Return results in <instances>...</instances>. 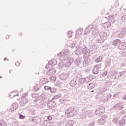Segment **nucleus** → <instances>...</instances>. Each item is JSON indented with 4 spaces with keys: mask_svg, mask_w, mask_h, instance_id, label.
Returning <instances> with one entry per match:
<instances>
[{
    "mask_svg": "<svg viewBox=\"0 0 126 126\" xmlns=\"http://www.w3.org/2000/svg\"><path fill=\"white\" fill-rule=\"evenodd\" d=\"M29 101V99L28 98V96L26 95V94H24L22 96V99L21 101L20 102V106H25L27 103H28V101Z\"/></svg>",
    "mask_w": 126,
    "mask_h": 126,
    "instance_id": "1",
    "label": "nucleus"
},
{
    "mask_svg": "<svg viewBox=\"0 0 126 126\" xmlns=\"http://www.w3.org/2000/svg\"><path fill=\"white\" fill-rule=\"evenodd\" d=\"M98 34H99V30L95 29L92 32V35L89 36V39L90 40H94V38L97 36Z\"/></svg>",
    "mask_w": 126,
    "mask_h": 126,
    "instance_id": "2",
    "label": "nucleus"
},
{
    "mask_svg": "<svg viewBox=\"0 0 126 126\" xmlns=\"http://www.w3.org/2000/svg\"><path fill=\"white\" fill-rule=\"evenodd\" d=\"M72 63H73V58H68L67 59V61L66 63H65V67H68V66H70Z\"/></svg>",
    "mask_w": 126,
    "mask_h": 126,
    "instance_id": "3",
    "label": "nucleus"
},
{
    "mask_svg": "<svg viewBox=\"0 0 126 126\" xmlns=\"http://www.w3.org/2000/svg\"><path fill=\"white\" fill-rule=\"evenodd\" d=\"M94 40H95L96 43H103L104 41H105V38H103L99 35L97 36H95V37H94Z\"/></svg>",
    "mask_w": 126,
    "mask_h": 126,
    "instance_id": "4",
    "label": "nucleus"
},
{
    "mask_svg": "<svg viewBox=\"0 0 126 126\" xmlns=\"http://www.w3.org/2000/svg\"><path fill=\"white\" fill-rule=\"evenodd\" d=\"M90 63H91V60H90L89 58H86L84 60L83 64L84 66H87V65H88Z\"/></svg>",
    "mask_w": 126,
    "mask_h": 126,
    "instance_id": "5",
    "label": "nucleus"
},
{
    "mask_svg": "<svg viewBox=\"0 0 126 126\" xmlns=\"http://www.w3.org/2000/svg\"><path fill=\"white\" fill-rule=\"evenodd\" d=\"M93 25H89L88 27H87L86 29L85 30V34L86 35H87L88 33H90V32L91 31V30L90 29H93Z\"/></svg>",
    "mask_w": 126,
    "mask_h": 126,
    "instance_id": "6",
    "label": "nucleus"
},
{
    "mask_svg": "<svg viewBox=\"0 0 126 126\" xmlns=\"http://www.w3.org/2000/svg\"><path fill=\"white\" fill-rule=\"evenodd\" d=\"M58 56H60V61L64 62L65 61H66L68 58H67V55H63V54H59Z\"/></svg>",
    "mask_w": 126,
    "mask_h": 126,
    "instance_id": "7",
    "label": "nucleus"
},
{
    "mask_svg": "<svg viewBox=\"0 0 126 126\" xmlns=\"http://www.w3.org/2000/svg\"><path fill=\"white\" fill-rule=\"evenodd\" d=\"M73 111H74V108L73 107H69L66 109L65 114L71 115L73 113Z\"/></svg>",
    "mask_w": 126,
    "mask_h": 126,
    "instance_id": "8",
    "label": "nucleus"
},
{
    "mask_svg": "<svg viewBox=\"0 0 126 126\" xmlns=\"http://www.w3.org/2000/svg\"><path fill=\"white\" fill-rule=\"evenodd\" d=\"M68 77V75L66 73H62L59 76V78L61 80H66Z\"/></svg>",
    "mask_w": 126,
    "mask_h": 126,
    "instance_id": "9",
    "label": "nucleus"
},
{
    "mask_svg": "<svg viewBox=\"0 0 126 126\" xmlns=\"http://www.w3.org/2000/svg\"><path fill=\"white\" fill-rule=\"evenodd\" d=\"M123 107L124 105H123V102H120L115 104L113 106V109H117V108H119V110H123Z\"/></svg>",
    "mask_w": 126,
    "mask_h": 126,
    "instance_id": "10",
    "label": "nucleus"
},
{
    "mask_svg": "<svg viewBox=\"0 0 126 126\" xmlns=\"http://www.w3.org/2000/svg\"><path fill=\"white\" fill-rule=\"evenodd\" d=\"M99 66H100L99 65H95V66L94 67L93 72L94 74H98L99 73Z\"/></svg>",
    "mask_w": 126,
    "mask_h": 126,
    "instance_id": "11",
    "label": "nucleus"
},
{
    "mask_svg": "<svg viewBox=\"0 0 126 126\" xmlns=\"http://www.w3.org/2000/svg\"><path fill=\"white\" fill-rule=\"evenodd\" d=\"M119 50H125L126 49V43L122 42L121 43L118 47Z\"/></svg>",
    "mask_w": 126,
    "mask_h": 126,
    "instance_id": "12",
    "label": "nucleus"
},
{
    "mask_svg": "<svg viewBox=\"0 0 126 126\" xmlns=\"http://www.w3.org/2000/svg\"><path fill=\"white\" fill-rule=\"evenodd\" d=\"M77 80H76V79H73L70 82L69 85L71 87H75V86H76V85L77 84Z\"/></svg>",
    "mask_w": 126,
    "mask_h": 126,
    "instance_id": "13",
    "label": "nucleus"
},
{
    "mask_svg": "<svg viewBox=\"0 0 126 126\" xmlns=\"http://www.w3.org/2000/svg\"><path fill=\"white\" fill-rule=\"evenodd\" d=\"M75 54H76L77 56H79V55H81V54H82V47H78L75 51Z\"/></svg>",
    "mask_w": 126,
    "mask_h": 126,
    "instance_id": "14",
    "label": "nucleus"
},
{
    "mask_svg": "<svg viewBox=\"0 0 126 126\" xmlns=\"http://www.w3.org/2000/svg\"><path fill=\"white\" fill-rule=\"evenodd\" d=\"M82 53L83 55H87V56H89V55H90V53H89V50L87 47L82 48Z\"/></svg>",
    "mask_w": 126,
    "mask_h": 126,
    "instance_id": "15",
    "label": "nucleus"
},
{
    "mask_svg": "<svg viewBox=\"0 0 126 126\" xmlns=\"http://www.w3.org/2000/svg\"><path fill=\"white\" fill-rule=\"evenodd\" d=\"M86 81H87L86 78H81L79 80L78 83L79 85H83Z\"/></svg>",
    "mask_w": 126,
    "mask_h": 126,
    "instance_id": "16",
    "label": "nucleus"
},
{
    "mask_svg": "<svg viewBox=\"0 0 126 126\" xmlns=\"http://www.w3.org/2000/svg\"><path fill=\"white\" fill-rule=\"evenodd\" d=\"M47 107L49 109H53L55 107V102L53 100L49 101L47 104Z\"/></svg>",
    "mask_w": 126,
    "mask_h": 126,
    "instance_id": "17",
    "label": "nucleus"
},
{
    "mask_svg": "<svg viewBox=\"0 0 126 126\" xmlns=\"http://www.w3.org/2000/svg\"><path fill=\"white\" fill-rule=\"evenodd\" d=\"M32 121L35 124H40L41 123V118L36 117L32 119Z\"/></svg>",
    "mask_w": 126,
    "mask_h": 126,
    "instance_id": "18",
    "label": "nucleus"
},
{
    "mask_svg": "<svg viewBox=\"0 0 126 126\" xmlns=\"http://www.w3.org/2000/svg\"><path fill=\"white\" fill-rule=\"evenodd\" d=\"M56 73V69L54 68L50 69L47 72L46 74L48 75H52V74H55Z\"/></svg>",
    "mask_w": 126,
    "mask_h": 126,
    "instance_id": "19",
    "label": "nucleus"
},
{
    "mask_svg": "<svg viewBox=\"0 0 126 126\" xmlns=\"http://www.w3.org/2000/svg\"><path fill=\"white\" fill-rule=\"evenodd\" d=\"M99 35L100 36V37L102 38V39H104V40H106L107 36H108V35H107V32H100Z\"/></svg>",
    "mask_w": 126,
    "mask_h": 126,
    "instance_id": "20",
    "label": "nucleus"
},
{
    "mask_svg": "<svg viewBox=\"0 0 126 126\" xmlns=\"http://www.w3.org/2000/svg\"><path fill=\"white\" fill-rule=\"evenodd\" d=\"M17 107H18L17 103H14L12 104V107L10 108V110L11 111V112H13V111H15V110L17 109Z\"/></svg>",
    "mask_w": 126,
    "mask_h": 126,
    "instance_id": "21",
    "label": "nucleus"
},
{
    "mask_svg": "<svg viewBox=\"0 0 126 126\" xmlns=\"http://www.w3.org/2000/svg\"><path fill=\"white\" fill-rule=\"evenodd\" d=\"M43 125L44 126H52V123L50 121L45 120L43 122Z\"/></svg>",
    "mask_w": 126,
    "mask_h": 126,
    "instance_id": "22",
    "label": "nucleus"
},
{
    "mask_svg": "<svg viewBox=\"0 0 126 126\" xmlns=\"http://www.w3.org/2000/svg\"><path fill=\"white\" fill-rule=\"evenodd\" d=\"M121 43H122L121 40L116 39L113 41L112 44L113 46H118V45H119V44H121Z\"/></svg>",
    "mask_w": 126,
    "mask_h": 126,
    "instance_id": "23",
    "label": "nucleus"
},
{
    "mask_svg": "<svg viewBox=\"0 0 126 126\" xmlns=\"http://www.w3.org/2000/svg\"><path fill=\"white\" fill-rule=\"evenodd\" d=\"M111 26V23L109 22H106L103 24L102 27L103 28H108Z\"/></svg>",
    "mask_w": 126,
    "mask_h": 126,
    "instance_id": "24",
    "label": "nucleus"
},
{
    "mask_svg": "<svg viewBox=\"0 0 126 126\" xmlns=\"http://www.w3.org/2000/svg\"><path fill=\"white\" fill-rule=\"evenodd\" d=\"M81 34H82V31H81L80 30H77L75 34L76 38H78V37L81 36Z\"/></svg>",
    "mask_w": 126,
    "mask_h": 126,
    "instance_id": "25",
    "label": "nucleus"
},
{
    "mask_svg": "<svg viewBox=\"0 0 126 126\" xmlns=\"http://www.w3.org/2000/svg\"><path fill=\"white\" fill-rule=\"evenodd\" d=\"M105 123H106V120H103L102 118H101V119H99L97 121V124L98 125H104V124H105Z\"/></svg>",
    "mask_w": 126,
    "mask_h": 126,
    "instance_id": "26",
    "label": "nucleus"
},
{
    "mask_svg": "<svg viewBox=\"0 0 126 126\" xmlns=\"http://www.w3.org/2000/svg\"><path fill=\"white\" fill-rule=\"evenodd\" d=\"M62 97V94H56L55 95H54L52 99V101H54V100H57V99H59V98H61Z\"/></svg>",
    "mask_w": 126,
    "mask_h": 126,
    "instance_id": "27",
    "label": "nucleus"
},
{
    "mask_svg": "<svg viewBox=\"0 0 126 126\" xmlns=\"http://www.w3.org/2000/svg\"><path fill=\"white\" fill-rule=\"evenodd\" d=\"M9 97H11V98H14L15 96H18V94H16V92H12L9 94Z\"/></svg>",
    "mask_w": 126,
    "mask_h": 126,
    "instance_id": "28",
    "label": "nucleus"
},
{
    "mask_svg": "<svg viewBox=\"0 0 126 126\" xmlns=\"http://www.w3.org/2000/svg\"><path fill=\"white\" fill-rule=\"evenodd\" d=\"M97 110H98V111L99 112H100V113H101V114H102V113L105 112V108L103 106H100V107H99L97 109Z\"/></svg>",
    "mask_w": 126,
    "mask_h": 126,
    "instance_id": "29",
    "label": "nucleus"
},
{
    "mask_svg": "<svg viewBox=\"0 0 126 126\" xmlns=\"http://www.w3.org/2000/svg\"><path fill=\"white\" fill-rule=\"evenodd\" d=\"M49 64H50V65H52L54 66V65H56L57 64V61L55 60H51L49 62Z\"/></svg>",
    "mask_w": 126,
    "mask_h": 126,
    "instance_id": "30",
    "label": "nucleus"
},
{
    "mask_svg": "<svg viewBox=\"0 0 126 126\" xmlns=\"http://www.w3.org/2000/svg\"><path fill=\"white\" fill-rule=\"evenodd\" d=\"M95 87V85L93 83H90L88 86V89L91 90V89H93Z\"/></svg>",
    "mask_w": 126,
    "mask_h": 126,
    "instance_id": "31",
    "label": "nucleus"
},
{
    "mask_svg": "<svg viewBox=\"0 0 126 126\" xmlns=\"http://www.w3.org/2000/svg\"><path fill=\"white\" fill-rule=\"evenodd\" d=\"M69 51L67 49H64L62 52H60L58 54V55H67V53H68Z\"/></svg>",
    "mask_w": 126,
    "mask_h": 126,
    "instance_id": "32",
    "label": "nucleus"
},
{
    "mask_svg": "<svg viewBox=\"0 0 126 126\" xmlns=\"http://www.w3.org/2000/svg\"><path fill=\"white\" fill-rule=\"evenodd\" d=\"M0 126H7V124L4 121V120L0 121Z\"/></svg>",
    "mask_w": 126,
    "mask_h": 126,
    "instance_id": "33",
    "label": "nucleus"
},
{
    "mask_svg": "<svg viewBox=\"0 0 126 126\" xmlns=\"http://www.w3.org/2000/svg\"><path fill=\"white\" fill-rule=\"evenodd\" d=\"M66 126H73V121H69L66 122L65 124Z\"/></svg>",
    "mask_w": 126,
    "mask_h": 126,
    "instance_id": "34",
    "label": "nucleus"
},
{
    "mask_svg": "<svg viewBox=\"0 0 126 126\" xmlns=\"http://www.w3.org/2000/svg\"><path fill=\"white\" fill-rule=\"evenodd\" d=\"M125 123H126V121L124 119H122L120 120V122L118 123V126H124L125 125Z\"/></svg>",
    "mask_w": 126,
    "mask_h": 126,
    "instance_id": "35",
    "label": "nucleus"
},
{
    "mask_svg": "<svg viewBox=\"0 0 126 126\" xmlns=\"http://www.w3.org/2000/svg\"><path fill=\"white\" fill-rule=\"evenodd\" d=\"M102 59L103 58L102 57V56H99L95 60V63H101V62H102Z\"/></svg>",
    "mask_w": 126,
    "mask_h": 126,
    "instance_id": "36",
    "label": "nucleus"
},
{
    "mask_svg": "<svg viewBox=\"0 0 126 126\" xmlns=\"http://www.w3.org/2000/svg\"><path fill=\"white\" fill-rule=\"evenodd\" d=\"M81 62L82 61H80V60H79V59H76L75 60L74 63L76 64H77V65H79V64H80V63H81Z\"/></svg>",
    "mask_w": 126,
    "mask_h": 126,
    "instance_id": "37",
    "label": "nucleus"
},
{
    "mask_svg": "<svg viewBox=\"0 0 126 126\" xmlns=\"http://www.w3.org/2000/svg\"><path fill=\"white\" fill-rule=\"evenodd\" d=\"M63 66H64V63H63V62L59 63V67L60 69H62V68H63Z\"/></svg>",
    "mask_w": 126,
    "mask_h": 126,
    "instance_id": "38",
    "label": "nucleus"
},
{
    "mask_svg": "<svg viewBox=\"0 0 126 126\" xmlns=\"http://www.w3.org/2000/svg\"><path fill=\"white\" fill-rule=\"evenodd\" d=\"M51 93H56L57 92V89L54 88H50V90Z\"/></svg>",
    "mask_w": 126,
    "mask_h": 126,
    "instance_id": "39",
    "label": "nucleus"
},
{
    "mask_svg": "<svg viewBox=\"0 0 126 126\" xmlns=\"http://www.w3.org/2000/svg\"><path fill=\"white\" fill-rule=\"evenodd\" d=\"M111 97H112V95L111 94H108L106 98H104V101H108V100H110V99H111Z\"/></svg>",
    "mask_w": 126,
    "mask_h": 126,
    "instance_id": "40",
    "label": "nucleus"
},
{
    "mask_svg": "<svg viewBox=\"0 0 126 126\" xmlns=\"http://www.w3.org/2000/svg\"><path fill=\"white\" fill-rule=\"evenodd\" d=\"M50 80H51V82H54L56 81V80H57V78H56V77L53 76L50 77Z\"/></svg>",
    "mask_w": 126,
    "mask_h": 126,
    "instance_id": "41",
    "label": "nucleus"
},
{
    "mask_svg": "<svg viewBox=\"0 0 126 126\" xmlns=\"http://www.w3.org/2000/svg\"><path fill=\"white\" fill-rule=\"evenodd\" d=\"M34 89L35 91H38L40 89V86L39 85H36L34 87Z\"/></svg>",
    "mask_w": 126,
    "mask_h": 126,
    "instance_id": "42",
    "label": "nucleus"
},
{
    "mask_svg": "<svg viewBox=\"0 0 126 126\" xmlns=\"http://www.w3.org/2000/svg\"><path fill=\"white\" fill-rule=\"evenodd\" d=\"M107 90H108V88H102L100 89V92H106Z\"/></svg>",
    "mask_w": 126,
    "mask_h": 126,
    "instance_id": "43",
    "label": "nucleus"
},
{
    "mask_svg": "<svg viewBox=\"0 0 126 126\" xmlns=\"http://www.w3.org/2000/svg\"><path fill=\"white\" fill-rule=\"evenodd\" d=\"M124 34L121 32L117 34L118 38H122V37H124Z\"/></svg>",
    "mask_w": 126,
    "mask_h": 126,
    "instance_id": "44",
    "label": "nucleus"
},
{
    "mask_svg": "<svg viewBox=\"0 0 126 126\" xmlns=\"http://www.w3.org/2000/svg\"><path fill=\"white\" fill-rule=\"evenodd\" d=\"M121 32L123 34V35H125V34H126V28H123L121 31Z\"/></svg>",
    "mask_w": 126,
    "mask_h": 126,
    "instance_id": "45",
    "label": "nucleus"
},
{
    "mask_svg": "<svg viewBox=\"0 0 126 126\" xmlns=\"http://www.w3.org/2000/svg\"><path fill=\"white\" fill-rule=\"evenodd\" d=\"M122 94V93H121V92L116 93L114 94L113 97H118V96H119V95H120V94Z\"/></svg>",
    "mask_w": 126,
    "mask_h": 126,
    "instance_id": "46",
    "label": "nucleus"
},
{
    "mask_svg": "<svg viewBox=\"0 0 126 126\" xmlns=\"http://www.w3.org/2000/svg\"><path fill=\"white\" fill-rule=\"evenodd\" d=\"M76 115H77V111L75 110H73V113H72V114H71V116L72 117H73V116H76Z\"/></svg>",
    "mask_w": 126,
    "mask_h": 126,
    "instance_id": "47",
    "label": "nucleus"
},
{
    "mask_svg": "<svg viewBox=\"0 0 126 126\" xmlns=\"http://www.w3.org/2000/svg\"><path fill=\"white\" fill-rule=\"evenodd\" d=\"M86 116H87V115L86 114H85V112H84L82 115H80L81 117V119H83L84 118L86 117Z\"/></svg>",
    "mask_w": 126,
    "mask_h": 126,
    "instance_id": "48",
    "label": "nucleus"
},
{
    "mask_svg": "<svg viewBox=\"0 0 126 126\" xmlns=\"http://www.w3.org/2000/svg\"><path fill=\"white\" fill-rule=\"evenodd\" d=\"M94 114H95V115H97V116H99V115H101V114H102V113H101V112H100V111H98V109H97V110L95 111Z\"/></svg>",
    "mask_w": 126,
    "mask_h": 126,
    "instance_id": "49",
    "label": "nucleus"
},
{
    "mask_svg": "<svg viewBox=\"0 0 126 126\" xmlns=\"http://www.w3.org/2000/svg\"><path fill=\"white\" fill-rule=\"evenodd\" d=\"M68 37H72V31H69L68 32Z\"/></svg>",
    "mask_w": 126,
    "mask_h": 126,
    "instance_id": "50",
    "label": "nucleus"
},
{
    "mask_svg": "<svg viewBox=\"0 0 126 126\" xmlns=\"http://www.w3.org/2000/svg\"><path fill=\"white\" fill-rule=\"evenodd\" d=\"M112 122L114 123V124H117L118 122H119V119L116 118L112 120Z\"/></svg>",
    "mask_w": 126,
    "mask_h": 126,
    "instance_id": "51",
    "label": "nucleus"
},
{
    "mask_svg": "<svg viewBox=\"0 0 126 126\" xmlns=\"http://www.w3.org/2000/svg\"><path fill=\"white\" fill-rule=\"evenodd\" d=\"M101 119H102V120H104L105 121V120L108 119V116L107 115H103Z\"/></svg>",
    "mask_w": 126,
    "mask_h": 126,
    "instance_id": "52",
    "label": "nucleus"
},
{
    "mask_svg": "<svg viewBox=\"0 0 126 126\" xmlns=\"http://www.w3.org/2000/svg\"><path fill=\"white\" fill-rule=\"evenodd\" d=\"M121 20H122V21H126V15L123 16L121 18Z\"/></svg>",
    "mask_w": 126,
    "mask_h": 126,
    "instance_id": "53",
    "label": "nucleus"
},
{
    "mask_svg": "<svg viewBox=\"0 0 126 126\" xmlns=\"http://www.w3.org/2000/svg\"><path fill=\"white\" fill-rule=\"evenodd\" d=\"M12 126H19V124H18V123L17 122H14L12 124Z\"/></svg>",
    "mask_w": 126,
    "mask_h": 126,
    "instance_id": "54",
    "label": "nucleus"
},
{
    "mask_svg": "<svg viewBox=\"0 0 126 126\" xmlns=\"http://www.w3.org/2000/svg\"><path fill=\"white\" fill-rule=\"evenodd\" d=\"M107 74H108V72L104 71L102 73V76H104V77H105V76H107Z\"/></svg>",
    "mask_w": 126,
    "mask_h": 126,
    "instance_id": "55",
    "label": "nucleus"
},
{
    "mask_svg": "<svg viewBox=\"0 0 126 126\" xmlns=\"http://www.w3.org/2000/svg\"><path fill=\"white\" fill-rule=\"evenodd\" d=\"M44 89L45 90H51V87H48V86H45V87H44Z\"/></svg>",
    "mask_w": 126,
    "mask_h": 126,
    "instance_id": "56",
    "label": "nucleus"
},
{
    "mask_svg": "<svg viewBox=\"0 0 126 126\" xmlns=\"http://www.w3.org/2000/svg\"><path fill=\"white\" fill-rule=\"evenodd\" d=\"M121 56H123V57H125L126 56V51H124L121 53Z\"/></svg>",
    "mask_w": 126,
    "mask_h": 126,
    "instance_id": "57",
    "label": "nucleus"
},
{
    "mask_svg": "<svg viewBox=\"0 0 126 126\" xmlns=\"http://www.w3.org/2000/svg\"><path fill=\"white\" fill-rule=\"evenodd\" d=\"M20 119H25V116H23V115L20 114L19 116Z\"/></svg>",
    "mask_w": 126,
    "mask_h": 126,
    "instance_id": "58",
    "label": "nucleus"
},
{
    "mask_svg": "<svg viewBox=\"0 0 126 126\" xmlns=\"http://www.w3.org/2000/svg\"><path fill=\"white\" fill-rule=\"evenodd\" d=\"M60 103H64V102H65V100L63 99H60Z\"/></svg>",
    "mask_w": 126,
    "mask_h": 126,
    "instance_id": "59",
    "label": "nucleus"
},
{
    "mask_svg": "<svg viewBox=\"0 0 126 126\" xmlns=\"http://www.w3.org/2000/svg\"><path fill=\"white\" fill-rule=\"evenodd\" d=\"M120 73H121L120 74V76H122V75H124V74H125V73H126V71H123L121 72Z\"/></svg>",
    "mask_w": 126,
    "mask_h": 126,
    "instance_id": "60",
    "label": "nucleus"
},
{
    "mask_svg": "<svg viewBox=\"0 0 126 126\" xmlns=\"http://www.w3.org/2000/svg\"><path fill=\"white\" fill-rule=\"evenodd\" d=\"M81 77V74H77V78H80Z\"/></svg>",
    "mask_w": 126,
    "mask_h": 126,
    "instance_id": "61",
    "label": "nucleus"
},
{
    "mask_svg": "<svg viewBox=\"0 0 126 126\" xmlns=\"http://www.w3.org/2000/svg\"><path fill=\"white\" fill-rule=\"evenodd\" d=\"M70 48H74V47H75V44H71L69 46Z\"/></svg>",
    "mask_w": 126,
    "mask_h": 126,
    "instance_id": "62",
    "label": "nucleus"
},
{
    "mask_svg": "<svg viewBox=\"0 0 126 126\" xmlns=\"http://www.w3.org/2000/svg\"><path fill=\"white\" fill-rule=\"evenodd\" d=\"M48 120H49L50 121H51V120H53V118H52V117H51V116H49L48 117Z\"/></svg>",
    "mask_w": 126,
    "mask_h": 126,
    "instance_id": "63",
    "label": "nucleus"
},
{
    "mask_svg": "<svg viewBox=\"0 0 126 126\" xmlns=\"http://www.w3.org/2000/svg\"><path fill=\"white\" fill-rule=\"evenodd\" d=\"M88 126H94V123L93 122L91 123Z\"/></svg>",
    "mask_w": 126,
    "mask_h": 126,
    "instance_id": "64",
    "label": "nucleus"
}]
</instances>
